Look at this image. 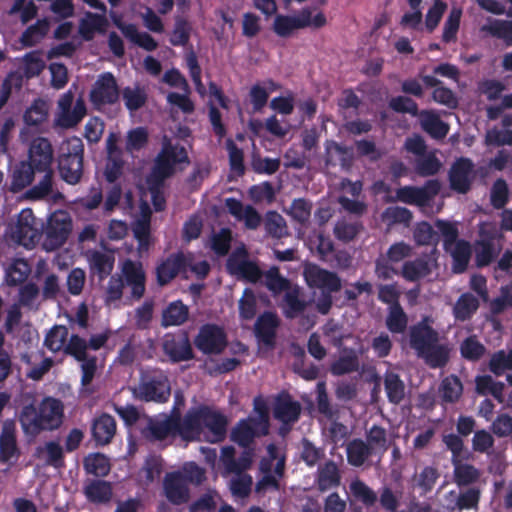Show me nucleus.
Here are the masks:
<instances>
[{"mask_svg":"<svg viewBox=\"0 0 512 512\" xmlns=\"http://www.w3.org/2000/svg\"><path fill=\"white\" fill-rule=\"evenodd\" d=\"M226 270L235 279L247 284L264 283L265 288H291L277 266H272L267 271L262 270L257 261L249 258L244 247L235 249L229 255Z\"/></svg>","mask_w":512,"mask_h":512,"instance_id":"obj_1","label":"nucleus"},{"mask_svg":"<svg viewBox=\"0 0 512 512\" xmlns=\"http://www.w3.org/2000/svg\"><path fill=\"white\" fill-rule=\"evenodd\" d=\"M227 424V418L221 412L208 405H199L186 412L178 429V436L185 441H195L207 429L215 441H221L225 438Z\"/></svg>","mask_w":512,"mask_h":512,"instance_id":"obj_2","label":"nucleus"},{"mask_svg":"<svg viewBox=\"0 0 512 512\" xmlns=\"http://www.w3.org/2000/svg\"><path fill=\"white\" fill-rule=\"evenodd\" d=\"M428 321L429 318L424 317L410 327V346L429 367L443 368L449 361V349L445 345L439 344V334Z\"/></svg>","mask_w":512,"mask_h":512,"instance_id":"obj_3","label":"nucleus"},{"mask_svg":"<svg viewBox=\"0 0 512 512\" xmlns=\"http://www.w3.org/2000/svg\"><path fill=\"white\" fill-rule=\"evenodd\" d=\"M63 418V405L55 398H45L37 408L33 404L25 405L19 416L25 433L38 435L42 431H52L60 427Z\"/></svg>","mask_w":512,"mask_h":512,"instance_id":"obj_4","label":"nucleus"},{"mask_svg":"<svg viewBox=\"0 0 512 512\" xmlns=\"http://www.w3.org/2000/svg\"><path fill=\"white\" fill-rule=\"evenodd\" d=\"M134 394L144 402L166 403L171 395L169 378L160 369L142 372Z\"/></svg>","mask_w":512,"mask_h":512,"instance_id":"obj_5","label":"nucleus"},{"mask_svg":"<svg viewBox=\"0 0 512 512\" xmlns=\"http://www.w3.org/2000/svg\"><path fill=\"white\" fill-rule=\"evenodd\" d=\"M58 170L61 179L69 185L81 182L84 172V145L79 138L69 140L61 148Z\"/></svg>","mask_w":512,"mask_h":512,"instance_id":"obj_6","label":"nucleus"},{"mask_svg":"<svg viewBox=\"0 0 512 512\" xmlns=\"http://www.w3.org/2000/svg\"><path fill=\"white\" fill-rule=\"evenodd\" d=\"M478 6L492 14H506L511 19L488 18L487 23L480 27V32L493 38L502 40L507 47H512V7L507 11L505 6L497 0H477Z\"/></svg>","mask_w":512,"mask_h":512,"instance_id":"obj_7","label":"nucleus"},{"mask_svg":"<svg viewBox=\"0 0 512 512\" xmlns=\"http://www.w3.org/2000/svg\"><path fill=\"white\" fill-rule=\"evenodd\" d=\"M189 163L186 149L183 146L165 143L155 159V164L149 178H153L158 183L171 177L175 172V165Z\"/></svg>","mask_w":512,"mask_h":512,"instance_id":"obj_8","label":"nucleus"},{"mask_svg":"<svg viewBox=\"0 0 512 512\" xmlns=\"http://www.w3.org/2000/svg\"><path fill=\"white\" fill-rule=\"evenodd\" d=\"M440 252L432 247L429 252H424L413 260L403 263L399 274L409 283H417L430 277L439 268L438 259Z\"/></svg>","mask_w":512,"mask_h":512,"instance_id":"obj_9","label":"nucleus"},{"mask_svg":"<svg viewBox=\"0 0 512 512\" xmlns=\"http://www.w3.org/2000/svg\"><path fill=\"white\" fill-rule=\"evenodd\" d=\"M119 97V86L111 72L101 73L89 93V100L96 110H102L106 106L116 104Z\"/></svg>","mask_w":512,"mask_h":512,"instance_id":"obj_10","label":"nucleus"},{"mask_svg":"<svg viewBox=\"0 0 512 512\" xmlns=\"http://www.w3.org/2000/svg\"><path fill=\"white\" fill-rule=\"evenodd\" d=\"M161 347L171 363L190 361L194 358L191 341L185 330L166 333L162 338Z\"/></svg>","mask_w":512,"mask_h":512,"instance_id":"obj_11","label":"nucleus"},{"mask_svg":"<svg viewBox=\"0 0 512 512\" xmlns=\"http://www.w3.org/2000/svg\"><path fill=\"white\" fill-rule=\"evenodd\" d=\"M155 273L159 286L168 285L177 276L188 279L189 256L182 251L171 253L157 264Z\"/></svg>","mask_w":512,"mask_h":512,"instance_id":"obj_12","label":"nucleus"},{"mask_svg":"<svg viewBox=\"0 0 512 512\" xmlns=\"http://www.w3.org/2000/svg\"><path fill=\"white\" fill-rule=\"evenodd\" d=\"M441 184L437 179H430L422 187L403 186L396 190L392 201H399L409 205L426 206L439 193Z\"/></svg>","mask_w":512,"mask_h":512,"instance_id":"obj_13","label":"nucleus"},{"mask_svg":"<svg viewBox=\"0 0 512 512\" xmlns=\"http://www.w3.org/2000/svg\"><path fill=\"white\" fill-rule=\"evenodd\" d=\"M72 230V221L65 212L54 213L48 221L44 246L47 250L60 248L68 239Z\"/></svg>","mask_w":512,"mask_h":512,"instance_id":"obj_14","label":"nucleus"},{"mask_svg":"<svg viewBox=\"0 0 512 512\" xmlns=\"http://www.w3.org/2000/svg\"><path fill=\"white\" fill-rule=\"evenodd\" d=\"M35 221L32 209L25 208L21 210L16 224L11 228L12 240L25 248H33L39 239Z\"/></svg>","mask_w":512,"mask_h":512,"instance_id":"obj_15","label":"nucleus"},{"mask_svg":"<svg viewBox=\"0 0 512 512\" xmlns=\"http://www.w3.org/2000/svg\"><path fill=\"white\" fill-rule=\"evenodd\" d=\"M474 178V163L467 157L456 159L448 173L450 188L459 194L470 191Z\"/></svg>","mask_w":512,"mask_h":512,"instance_id":"obj_16","label":"nucleus"},{"mask_svg":"<svg viewBox=\"0 0 512 512\" xmlns=\"http://www.w3.org/2000/svg\"><path fill=\"white\" fill-rule=\"evenodd\" d=\"M278 315L271 311H264L258 316L254 324V336L261 347L273 350L276 346L277 330L280 326Z\"/></svg>","mask_w":512,"mask_h":512,"instance_id":"obj_17","label":"nucleus"},{"mask_svg":"<svg viewBox=\"0 0 512 512\" xmlns=\"http://www.w3.org/2000/svg\"><path fill=\"white\" fill-rule=\"evenodd\" d=\"M194 344L204 354H218L226 347V335L217 325L206 324L200 328Z\"/></svg>","mask_w":512,"mask_h":512,"instance_id":"obj_18","label":"nucleus"},{"mask_svg":"<svg viewBox=\"0 0 512 512\" xmlns=\"http://www.w3.org/2000/svg\"><path fill=\"white\" fill-rule=\"evenodd\" d=\"M301 404L293 400L287 391H281L274 399L273 416L283 425L297 422L301 415Z\"/></svg>","mask_w":512,"mask_h":512,"instance_id":"obj_19","label":"nucleus"},{"mask_svg":"<svg viewBox=\"0 0 512 512\" xmlns=\"http://www.w3.org/2000/svg\"><path fill=\"white\" fill-rule=\"evenodd\" d=\"M53 161V148L50 141L44 137L32 140L28 151V163H31L38 171L51 169Z\"/></svg>","mask_w":512,"mask_h":512,"instance_id":"obj_20","label":"nucleus"},{"mask_svg":"<svg viewBox=\"0 0 512 512\" xmlns=\"http://www.w3.org/2000/svg\"><path fill=\"white\" fill-rule=\"evenodd\" d=\"M268 433H262V428L256 425L249 417L240 419L231 430V441L246 449H254L251 447L253 441L257 437L266 436Z\"/></svg>","mask_w":512,"mask_h":512,"instance_id":"obj_21","label":"nucleus"},{"mask_svg":"<svg viewBox=\"0 0 512 512\" xmlns=\"http://www.w3.org/2000/svg\"><path fill=\"white\" fill-rule=\"evenodd\" d=\"M254 454V449H246L243 450L240 457L236 459L235 448L233 446H224L221 449L220 461L222 462L226 472L240 474L250 469Z\"/></svg>","mask_w":512,"mask_h":512,"instance_id":"obj_22","label":"nucleus"},{"mask_svg":"<svg viewBox=\"0 0 512 512\" xmlns=\"http://www.w3.org/2000/svg\"><path fill=\"white\" fill-rule=\"evenodd\" d=\"M167 500L174 505L185 504L189 500V489L180 473H169L163 482Z\"/></svg>","mask_w":512,"mask_h":512,"instance_id":"obj_23","label":"nucleus"},{"mask_svg":"<svg viewBox=\"0 0 512 512\" xmlns=\"http://www.w3.org/2000/svg\"><path fill=\"white\" fill-rule=\"evenodd\" d=\"M326 166L335 167L339 165L344 170H349L354 161V151L352 147L344 146L336 141H328L325 147Z\"/></svg>","mask_w":512,"mask_h":512,"instance_id":"obj_24","label":"nucleus"},{"mask_svg":"<svg viewBox=\"0 0 512 512\" xmlns=\"http://www.w3.org/2000/svg\"><path fill=\"white\" fill-rule=\"evenodd\" d=\"M304 278L309 288H341V282L336 273L314 264L305 268Z\"/></svg>","mask_w":512,"mask_h":512,"instance_id":"obj_25","label":"nucleus"},{"mask_svg":"<svg viewBox=\"0 0 512 512\" xmlns=\"http://www.w3.org/2000/svg\"><path fill=\"white\" fill-rule=\"evenodd\" d=\"M20 455L17 446L16 426L12 420L4 421L0 434V463H6Z\"/></svg>","mask_w":512,"mask_h":512,"instance_id":"obj_26","label":"nucleus"},{"mask_svg":"<svg viewBox=\"0 0 512 512\" xmlns=\"http://www.w3.org/2000/svg\"><path fill=\"white\" fill-rule=\"evenodd\" d=\"M479 500L480 490L477 488H468L460 493L449 491L445 496L446 507L451 512L477 508Z\"/></svg>","mask_w":512,"mask_h":512,"instance_id":"obj_27","label":"nucleus"},{"mask_svg":"<svg viewBox=\"0 0 512 512\" xmlns=\"http://www.w3.org/2000/svg\"><path fill=\"white\" fill-rule=\"evenodd\" d=\"M116 421L113 416L102 413L95 418L92 424V437L98 446H104L111 443L116 434Z\"/></svg>","mask_w":512,"mask_h":512,"instance_id":"obj_28","label":"nucleus"},{"mask_svg":"<svg viewBox=\"0 0 512 512\" xmlns=\"http://www.w3.org/2000/svg\"><path fill=\"white\" fill-rule=\"evenodd\" d=\"M275 294L282 290H272ZM286 293L283 297L281 308L283 315L287 319H295L299 317L309 305V302L300 297L301 290H284Z\"/></svg>","mask_w":512,"mask_h":512,"instance_id":"obj_29","label":"nucleus"},{"mask_svg":"<svg viewBox=\"0 0 512 512\" xmlns=\"http://www.w3.org/2000/svg\"><path fill=\"white\" fill-rule=\"evenodd\" d=\"M107 25L108 21L104 14L87 12L86 18L80 21L79 34L85 41H91L95 32L104 33Z\"/></svg>","mask_w":512,"mask_h":512,"instance_id":"obj_30","label":"nucleus"},{"mask_svg":"<svg viewBox=\"0 0 512 512\" xmlns=\"http://www.w3.org/2000/svg\"><path fill=\"white\" fill-rule=\"evenodd\" d=\"M175 421L163 419H150L144 431L146 438L153 441H163L169 436H178V429L175 428Z\"/></svg>","mask_w":512,"mask_h":512,"instance_id":"obj_31","label":"nucleus"},{"mask_svg":"<svg viewBox=\"0 0 512 512\" xmlns=\"http://www.w3.org/2000/svg\"><path fill=\"white\" fill-rule=\"evenodd\" d=\"M36 173H38V169L31 163L21 161L12 173L11 191L17 193L31 185Z\"/></svg>","mask_w":512,"mask_h":512,"instance_id":"obj_32","label":"nucleus"},{"mask_svg":"<svg viewBox=\"0 0 512 512\" xmlns=\"http://www.w3.org/2000/svg\"><path fill=\"white\" fill-rule=\"evenodd\" d=\"M340 481L339 469L334 461L329 460L318 469L317 487L321 492L338 487Z\"/></svg>","mask_w":512,"mask_h":512,"instance_id":"obj_33","label":"nucleus"},{"mask_svg":"<svg viewBox=\"0 0 512 512\" xmlns=\"http://www.w3.org/2000/svg\"><path fill=\"white\" fill-rule=\"evenodd\" d=\"M439 393L443 403L454 404L458 402L463 394V384L460 378L454 374L443 378L439 386Z\"/></svg>","mask_w":512,"mask_h":512,"instance_id":"obj_34","label":"nucleus"},{"mask_svg":"<svg viewBox=\"0 0 512 512\" xmlns=\"http://www.w3.org/2000/svg\"><path fill=\"white\" fill-rule=\"evenodd\" d=\"M122 276L130 288H145L146 275L141 262L125 260L122 265Z\"/></svg>","mask_w":512,"mask_h":512,"instance_id":"obj_35","label":"nucleus"},{"mask_svg":"<svg viewBox=\"0 0 512 512\" xmlns=\"http://www.w3.org/2000/svg\"><path fill=\"white\" fill-rule=\"evenodd\" d=\"M347 461L354 467L362 466L366 460L375 454L371 447L362 439H353L347 444Z\"/></svg>","mask_w":512,"mask_h":512,"instance_id":"obj_36","label":"nucleus"},{"mask_svg":"<svg viewBox=\"0 0 512 512\" xmlns=\"http://www.w3.org/2000/svg\"><path fill=\"white\" fill-rule=\"evenodd\" d=\"M384 389L388 401L394 405L400 404L405 398V384L393 371L384 374Z\"/></svg>","mask_w":512,"mask_h":512,"instance_id":"obj_37","label":"nucleus"},{"mask_svg":"<svg viewBox=\"0 0 512 512\" xmlns=\"http://www.w3.org/2000/svg\"><path fill=\"white\" fill-rule=\"evenodd\" d=\"M31 273V266L25 259H14L5 270V280L9 286L23 285Z\"/></svg>","mask_w":512,"mask_h":512,"instance_id":"obj_38","label":"nucleus"},{"mask_svg":"<svg viewBox=\"0 0 512 512\" xmlns=\"http://www.w3.org/2000/svg\"><path fill=\"white\" fill-rule=\"evenodd\" d=\"M454 247H450V254L452 257V270L454 273H463L469 264L472 249L471 245L466 240H458Z\"/></svg>","mask_w":512,"mask_h":512,"instance_id":"obj_39","label":"nucleus"},{"mask_svg":"<svg viewBox=\"0 0 512 512\" xmlns=\"http://www.w3.org/2000/svg\"><path fill=\"white\" fill-rule=\"evenodd\" d=\"M420 116L422 129L431 137L442 139L448 134V125L434 112L424 110L421 112Z\"/></svg>","mask_w":512,"mask_h":512,"instance_id":"obj_40","label":"nucleus"},{"mask_svg":"<svg viewBox=\"0 0 512 512\" xmlns=\"http://www.w3.org/2000/svg\"><path fill=\"white\" fill-rule=\"evenodd\" d=\"M50 22L47 18L39 19L28 26L21 34L20 43L24 47H33L39 43L48 33Z\"/></svg>","mask_w":512,"mask_h":512,"instance_id":"obj_41","label":"nucleus"},{"mask_svg":"<svg viewBox=\"0 0 512 512\" xmlns=\"http://www.w3.org/2000/svg\"><path fill=\"white\" fill-rule=\"evenodd\" d=\"M84 494L92 503H106L112 497V487L107 481L92 480L85 485Z\"/></svg>","mask_w":512,"mask_h":512,"instance_id":"obj_42","label":"nucleus"},{"mask_svg":"<svg viewBox=\"0 0 512 512\" xmlns=\"http://www.w3.org/2000/svg\"><path fill=\"white\" fill-rule=\"evenodd\" d=\"M439 477L440 473L436 467L425 466L413 476V485L419 490L420 496H425L433 490Z\"/></svg>","mask_w":512,"mask_h":512,"instance_id":"obj_43","label":"nucleus"},{"mask_svg":"<svg viewBox=\"0 0 512 512\" xmlns=\"http://www.w3.org/2000/svg\"><path fill=\"white\" fill-rule=\"evenodd\" d=\"M479 307V300L472 293H463L453 307V315L456 320L466 321L471 319Z\"/></svg>","mask_w":512,"mask_h":512,"instance_id":"obj_44","label":"nucleus"},{"mask_svg":"<svg viewBox=\"0 0 512 512\" xmlns=\"http://www.w3.org/2000/svg\"><path fill=\"white\" fill-rule=\"evenodd\" d=\"M188 307L181 301H175L168 305L162 313L161 325L163 327L179 326L188 319Z\"/></svg>","mask_w":512,"mask_h":512,"instance_id":"obj_45","label":"nucleus"},{"mask_svg":"<svg viewBox=\"0 0 512 512\" xmlns=\"http://www.w3.org/2000/svg\"><path fill=\"white\" fill-rule=\"evenodd\" d=\"M487 369L496 377L504 375L506 371H512V349L508 351L500 349L492 353Z\"/></svg>","mask_w":512,"mask_h":512,"instance_id":"obj_46","label":"nucleus"},{"mask_svg":"<svg viewBox=\"0 0 512 512\" xmlns=\"http://www.w3.org/2000/svg\"><path fill=\"white\" fill-rule=\"evenodd\" d=\"M375 454L383 455L389 449L387 431L379 425H372L366 432V441Z\"/></svg>","mask_w":512,"mask_h":512,"instance_id":"obj_47","label":"nucleus"},{"mask_svg":"<svg viewBox=\"0 0 512 512\" xmlns=\"http://www.w3.org/2000/svg\"><path fill=\"white\" fill-rule=\"evenodd\" d=\"M38 173H43V176L36 185L32 186L25 192L27 199L41 200L52 193L54 175L52 168L44 171H38Z\"/></svg>","mask_w":512,"mask_h":512,"instance_id":"obj_48","label":"nucleus"},{"mask_svg":"<svg viewBox=\"0 0 512 512\" xmlns=\"http://www.w3.org/2000/svg\"><path fill=\"white\" fill-rule=\"evenodd\" d=\"M122 98L125 107L131 111H137L142 108L148 99L147 92L144 87L135 85L134 87L127 86L122 90Z\"/></svg>","mask_w":512,"mask_h":512,"instance_id":"obj_49","label":"nucleus"},{"mask_svg":"<svg viewBox=\"0 0 512 512\" xmlns=\"http://www.w3.org/2000/svg\"><path fill=\"white\" fill-rule=\"evenodd\" d=\"M264 228L266 233L276 239H281L288 235L285 219L276 211H268L264 219Z\"/></svg>","mask_w":512,"mask_h":512,"instance_id":"obj_50","label":"nucleus"},{"mask_svg":"<svg viewBox=\"0 0 512 512\" xmlns=\"http://www.w3.org/2000/svg\"><path fill=\"white\" fill-rule=\"evenodd\" d=\"M84 469L88 474L104 477L110 472L109 459L101 453L89 454L83 461Z\"/></svg>","mask_w":512,"mask_h":512,"instance_id":"obj_51","label":"nucleus"},{"mask_svg":"<svg viewBox=\"0 0 512 512\" xmlns=\"http://www.w3.org/2000/svg\"><path fill=\"white\" fill-rule=\"evenodd\" d=\"M413 238L419 246L433 245L435 248L440 239L432 225L426 221L417 223L413 231Z\"/></svg>","mask_w":512,"mask_h":512,"instance_id":"obj_52","label":"nucleus"},{"mask_svg":"<svg viewBox=\"0 0 512 512\" xmlns=\"http://www.w3.org/2000/svg\"><path fill=\"white\" fill-rule=\"evenodd\" d=\"M149 141V134L145 127H136L127 132L125 150L133 155L146 147Z\"/></svg>","mask_w":512,"mask_h":512,"instance_id":"obj_53","label":"nucleus"},{"mask_svg":"<svg viewBox=\"0 0 512 512\" xmlns=\"http://www.w3.org/2000/svg\"><path fill=\"white\" fill-rule=\"evenodd\" d=\"M317 411L328 420L338 418L339 410L330 403L324 382L317 384L316 396Z\"/></svg>","mask_w":512,"mask_h":512,"instance_id":"obj_54","label":"nucleus"},{"mask_svg":"<svg viewBox=\"0 0 512 512\" xmlns=\"http://www.w3.org/2000/svg\"><path fill=\"white\" fill-rule=\"evenodd\" d=\"M359 369V359L353 350L348 354L341 355L331 364V373L336 376L355 372Z\"/></svg>","mask_w":512,"mask_h":512,"instance_id":"obj_55","label":"nucleus"},{"mask_svg":"<svg viewBox=\"0 0 512 512\" xmlns=\"http://www.w3.org/2000/svg\"><path fill=\"white\" fill-rule=\"evenodd\" d=\"M485 352L486 347L474 335L464 339L460 345L461 356L471 362L479 361Z\"/></svg>","mask_w":512,"mask_h":512,"instance_id":"obj_56","label":"nucleus"},{"mask_svg":"<svg viewBox=\"0 0 512 512\" xmlns=\"http://www.w3.org/2000/svg\"><path fill=\"white\" fill-rule=\"evenodd\" d=\"M454 480L458 486H468L477 482L480 471L471 464L454 463Z\"/></svg>","mask_w":512,"mask_h":512,"instance_id":"obj_57","label":"nucleus"},{"mask_svg":"<svg viewBox=\"0 0 512 512\" xmlns=\"http://www.w3.org/2000/svg\"><path fill=\"white\" fill-rule=\"evenodd\" d=\"M350 491L352 495L366 507H372L377 502L376 492L359 479L351 482Z\"/></svg>","mask_w":512,"mask_h":512,"instance_id":"obj_58","label":"nucleus"},{"mask_svg":"<svg viewBox=\"0 0 512 512\" xmlns=\"http://www.w3.org/2000/svg\"><path fill=\"white\" fill-rule=\"evenodd\" d=\"M407 315L400 304L389 307L386 325L392 333H403L407 327Z\"/></svg>","mask_w":512,"mask_h":512,"instance_id":"obj_59","label":"nucleus"},{"mask_svg":"<svg viewBox=\"0 0 512 512\" xmlns=\"http://www.w3.org/2000/svg\"><path fill=\"white\" fill-rule=\"evenodd\" d=\"M38 453H45V463L54 468H62L64 466V453L61 445L55 441H49L44 448L39 447Z\"/></svg>","mask_w":512,"mask_h":512,"instance_id":"obj_60","label":"nucleus"},{"mask_svg":"<svg viewBox=\"0 0 512 512\" xmlns=\"http://www.w3.org/2000/svg\"><path fill=\"white\" fill-rule=\"evenodd\" d=\"M312 203L304 198L294 199L287 212L291 218L301 225H305L311 216Z\"/></svg>","mask_w":512,"mask_h":512,"instance_id":"obj_61","label":"nucleus"},{"mask_svg":"<svg viewBox=\"0 0 512 512\" xmlns=\"http://www.w3.org/2000/svg\"><path fill=\"white\" fill-rule=\"evenodd\" d=\"M48 116L46 104L38 99L25 111L23 119L29 126H38L42 124Z\"/></svg>","mask_w":512,"mask_h":512,"instance_id":"obj_62","label":"nucleus"},{"mask_svg":"<svg viewBox=\"0 0 512 512\" xmlns=\"http://www.w3.org/2000/svg\"><path fill=\"white\" fill-rule=\"evenodd\" d=\"M89 261L92 269L99 273L101 278L109 275L113 269L114 258L104 252L92 251Z\"/></svg>","mask_w":512,"mask_h":512,"instance_id":"obj_63","label":"nucleus"},{"mask_svg":"<svg viewBox=\"0 0 512 512\" xmlns=\"http://www.w3.org/2000/svg\"><path fill=\"white\" fill-rule=\"evenodd\" d=\"M68 329L62 325H56L47 333L44 344L52 352L60 351L67 340Z\"/></svg>","mask_w":512,"mask_h":512,"instance_id":"obj_64","label":"nucleus"}]
</instances>
